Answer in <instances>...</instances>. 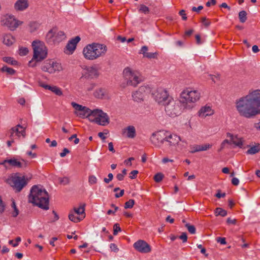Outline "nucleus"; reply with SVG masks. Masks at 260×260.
I'll use <instances>...</instances> for the list:
<instances>
[{"label": "nucleus", "mask_w": 260, "mask_h": 260, "mask_svg": "<svg viewBox=\"0 0 260 260\" xmlns=\"http://www.w3.org/2000/svg\"><path fill=\"white\" fill-rule=\"evenodd\" d=\"M58 180L61 184L63 185H68L70 183V179L68 177H64L62 178H59Z\"/></svg>", "instance_id": "nucleus-42"}, {"label": "nucleus", "mask_w": 260, "mask_h": 260, "mask_svg": "<svg viewBox=\"0 0 260 260\" xmlns=\"http://www.w3.org/2000/svg\"><path fill=\"white\" fill-rule=\"evenodd\" d=\"M148 48L146 46H143L141 49L140 53L143 54V56L145 57L146 54L148 53Z\"/></svg>", "instance_id": "nucleus-56"}, {"label": "nucleus", "mask_w": 260, "mask_h": 260, "mask_svg": "<svg viewBox=\"0 0 260 260\" xmlns=\"http://www.w3.org/2000/svg\"><path fill=\"white\" fill-rule=\"evenodd\" d=\"M139 11V12L143 13L145 14H148L150 12V10L146 6L141 4L140 5Z\"/></svg>", "instance_id": "nucleus-40"}, {"label": "nucleus", "mask_w": 260, "mask_h": 260, "mask_svg": "<svg viewBox=\"0 0 260 260\" xmlns=\"http://www.w3.org/2000/svg\"><path fill=\"white\" fill-rule=\"evenodd\" d=\"M153 97L155 101L157 102L159 104H165L167 101L169 100V98H171L170 96L167 91L162 88H158L153 93Z\"/></svg>", "instance_id": "nucleus-10"}, {"label": "nucleus", "mask_w": 260, "mask_h": 260, "mask_svg": "<svg viewBox=\"0 0 260 260\" xmlns=\"http://www.w3.org/2000/svg\"><path fill=\"white\" fill-rule=\"evenodd\" d=\"M6 205L3 202L1 197L0 196V213H2L5 210Z\"/></svg>", "instance_id": "nucleus-53"}, {"label": "nucleus", "mask_w": 260, "mask_h": 260, "mask_svg": "<svg viewBox=\"0 0 260 260\" xmlns=\"http://www.w3.org/2000/svg\"><path fill=\"white\" fill-rule=\"evenodd\" d=\"M1 71L2 72H6L8 74L11 75H14L15 73V71L13 69L9 68L6 66H4L1 69Z\"/></svg>", "instance_id": "nucleus-39"}, {"label": "nucleus", "mask_w": 260, "mask_h": 260, "mask_svg": "<svg viewBox=\"0 0 260 260\" xmlns=\"http://www.w3.org/2000/svg\"><path fill=\"white\" fill-rule=\"evenodd\" d=\"M113 235H117L119 232L121 231V228L118 223H115L113 226Z\"/></svg>", "instance_id": "nucleus-49"}, {"label": "nucleus", "mask_w": 260, "mask_h": 260, "mask_svg": "<svg viewBox=\"0 0 260 260\" xmlns=\"http://www.w3.org/2000/svg\"><path fill=\"white\" fill-rule=\"evenodd\" d=\"M41 86L46 89L51 90L57 95H61L62 94L61 89L56 86H51L46 84H42Z\"/></svg>", "instance_id": "nucleus-26"}, {"label": "nucleus", "mask_w": 260, "mask_h": 260, "mask_svg": "<svg viewBox=\"0 0 260 260\" xmlns=\"http://www.w3.org/2000/svg\"><path fill=\"white\" fill-rule=\"evenodd\" d=\"M0 165H3L6 169H9V166H8V159L0 161Z\"/></svg>", "instance_id": "nucleus-58"}, {"label": "nucleus", "mask_w": 260, "mask_h": 260, "mask_svg": "<svg viewBox=\"0 0 260 260\" xmlns=\"http://www.w3.org/2000/svg\"><path fill=\"white\" fill-rule=\"evenodd\" d=\"M94 113L91 121L103 126H105L109 123V118L107 113L100 109H95Z\"/></svg>", "instance_id": "nucleus-9"}, {"label": "nucleus", "mask_w": 260, "mask_h": 260, "mask_svg": "<svg viewBox=\"0 0 260 260\" xmlns=\"http://www.w3.org/2000/svg\"><path fill=\"white\" fill-rule=\"evenodd\" d=\"M239 18L241 23H244L247 20V13L245 11H241L239 13Z\"/></svg>", "instance_id": "nucleus-38"}, {"label": "nucleus", "mask_w": 260, "mask_h": 260, "mask_svg": "<svg viewBox=\"0 0 260 260\" xmlns=\"http://www.w3.org/2000/svg\"><path fill=\"white\" fill-rule=\"evenodd\" d=\"M124 134L128 138H134L136 137V132L135 127L133 125H129L123 129Z\"/></svg>", "instance_id": "nucleus-25"}, {"label": "nucleus", "mask_w": 260, "mask_h": 260, "mask_svg": "<svg viewBox=\"0 0 260 260\" xmlns=\"http://www.w3.org/2000/svg\"><path fill=\"white\" fill-rule=\"evenodd\" d=\"M138 174V171L137 170L132 171L130 173L129 178L132 179H135L136 177V175Z\"/></svg>", "instance_id": "nucleus-59"}, {"label": "nucleus", "mask_w": 260, "mask_h": 260, "mask_svg": "<svg viewBox=\"0 0 260 260\" xmlns=\"http://www.w3.org/2000/svg\"><path fill=\"white\" fill-rule=\"evenodd\" d=\"M179 238L182 240L183 243L187 242V236L186 233H182L181 235L179 237Z\"/></svg>", "instance_id": "nucleus-55"}, {"label": "nucleus", "mask_w": 260, "mask_h": 260, "mask_svg": "<svg viewBox=\"0 0 260 260\" xmlns=\"http://www.w3.org/2000/svg\"><path fill=\"white\" fill-rule=\"evenodd\" d=\"M179 14H180V15L182 16V18L183 20H186L187 19V17L186 16L185 10H181V11H180Z\"/></svg>", "instance_id": "nucleus-63"}, {"label": "nucleus", "mask_w": 260, "mask_h": 260, "mask_svg": "<svg viewBox=\"0 0 260 260\" xmlns=\"http://www.w3.org/2000/svg\"><path fill=\"white\" fill-rule=\"evenodd\" d=\"M84 109L79 112H75L76 114L81 118L88 117L89 120L91 121L92 118L94 115L95 109L91 110L86 107L83 106Z\"/></svg>", "instance_id": "nucleus-17"}, {"label": "nucleus", "mask_w": 260, "mask_h": 260, "mask_svg": "<svg viewBox=\"0 0 260 260\" xmlns=\"http://www.w3.org/2000/svg\"><path fill=\"white\" fill-rule=\"evenodd\" d=\"M15 41L14 37L10 34H6L3 37V43L7 46L12 45Z\"/></svg>", "instance_id": "nucleus-28"}, {"label": "nucleus", "mask_w": 260, "mask_h": 260, "mask_svg": "<svg viewBox=\"0 0 260 260\" xmlns=\"http://www.w3.org/2000/svg\"><path fill=\"white\" fill-rule=\"evenodd\" d=\"M235 104L241 117L251 119L260 115V89L249 90L247 95L236 100Z\"/></svg>", "instance_id": "nucleus-1"}, {"label": "nucleus", "mask_w": 260, "mask_h": 260, "mask_svg": "<svg viewBox=\"0 0 260 260\" xmlns=\"http://www.w3.org/2000/svg\"><path fill=\"white\" fill-rule=\"evenodd\" d=\"M165 139V145L170 148L175 146L181 141L180 137L175 134L166 135Z\"/></svg>", "instance_id": "nucleus-13"}, {"label": "nucleus", "mask_w": 260, "mask_h": 260, "mask_svg": "<svg viewBox=\"0 0 260 260\" xmlns=\"http://www.w3.org/2000/svg\"><path fill=\"white\" fill-rule=\"evenodd\" d=\"M12 131L15 132V135L19 137L20 135L24 137L25 135V129L20 124H18L15 127L12 128Z\"/></svg>", "instance_id": "nucleus-27"}, {"label": "nucleus", "mask_w": 260, "mask_h": 260, "mask_svg": "<svg viewBox=\"0 0 260 260\" xmlns=\"http://www.w3.org/2000/svg\"><path fill=\"white\" fill-rule=\"evenodd\" d=\"M83 53L84 57L88 60H94V48L93 43L87 45L83 50Z\"/></svg>", "instance_id": "nucleus-15"}, {"label": "nucleus", "mask_w": 260, "mask_h": 260, "mask_svg": "<svg viewBox=\"0 0 260 260\" xmlns=\"http://www.w3.org/2000/svg\"><path fill=\"white\" fill-rule=\"evenodd\" d=\"M66 38V35L64 32L62 31H58L57 34H55V38L53 41L59 42Z\"/></svg>", "instance_id": "nucleus-31"}, {"label": "nucleus", "mask_w": 260, "mask_h": 260, "mask_svg": "<svg viewBox=\"0 0 260 260\" xmlns=\"http://www.w3.org/2000/svg\"><path fill=\"white\" fill-rule=\"evenodd\" d=\"M73 107L76 110V112H79L80 111H82L84 109L83 106L78 104L75 102H72L71 103Z\"/></svg>", "instance_id": "nucleus-47"}, {"label": "nucleus", "mask_w": 260, "mask_h": 260, "mask_svg": "<svg viewBox=\"0 0 260 260\" xmlns=\"http://www.w3.org/2000/svg\"><path fill=\"white\" fill-rule=\"evenodd\" d=\"M99 73L97 69L93 67H87L83 73V76L87 79H93L97 78Z\"/></svg>", "instance_id": "nucleus-20"}, {"label": "nucleus", "mask_w": 260, "mask_h": 260, "mask_svg": "<svg viewBox=\"0 0 260 260\" xmlns=\"http://www.w3.org/2000/svg\"><path fill=\"white\" fill-rule=\"evenodd\" d=\"M2 25L7 27L11 30H14L22 23L16 19L13 15H6L1 19Z\"/></svg>", "instance_id": "nucleus-8"}, {"label": "nucleus", "mask_w": 260, "mask_h": 260, "mask_svg": "<svg viewBox=\"0 0 260 260\" xmlns=\"http://www.w3.org/2000/svg\"><path fill=\"white\" fill-rule=\"evenodd\" d=\"M3 60L4 61L12 65H15L17 63V61L13 60V58L11 57H5L3 58Z\"/></svg>", "instance_id": "nucleus-45"}, {"label": "nucleus", "mask_w": 260, "mask_h": 260, "mask_svg": "<svg viewBox=\"0 0 260 260\" xmlns=\"http://www.w3.org/2000/svg\"><path fill=\"white\" fill-rule=\"evenodd\" d=\"M28 52V50L26 47H21L19 49V54L21 56L26 55Z\"/></svg>", "instance_id": "nucleus-51"}, {"label": "nucleus", "mask_w": 260, "mask_h": 260, "mask_svg": "<svg viewBox=\"0 0 260 260\" xmlns=\"http://www.w3.org/2000/svg\"><path fill=\"white\" fill-rule=\"evenodd\" d=\"M70 153V151L68 149L64 148H63L62 152L60 153V156L61 157H64L67 153Z\"/></svg>", "instance_id": "nucleus-61"}, {"label": "nucleus", "mask_w": 260, "mask_h": 260, "mask_svg": "<svg viewBox=\"0 0 260 260\" xmlns=\"http://www.w3.org/2000/svg\"><path fill=\"white\" fill-rule=\"evenodd\" d=\"M260 151V144L257 143L255 145L251 146L250 148L246 151L248 154H255Z\"/></svg>", "instance_id": "nucleus-29"}, {"label": "nucleus", "mask_w": 260, "mask_h": 260, "mask_svg": "<svg viewBox=\"0 0 260 260\" xmlns=\"http://www.w3.org/2000/svg\"><path fill=\"white\" fill-rule=\"evenodd\" d=\"M10 184L17 192H19L27 184V182L24 176H14L12 177Z\"/></svg>", "instance_id": "nucleus-11"}, {"label": "nucleus", "mask_w": 260, "mask_h": 260, "mask_svg": "<svg viewBox=\"0 0 260 260\" xmlns=\"http://www.w3.org/2000/svg\"><path fill=\"white\" fill-rule=\"evenodd\" d=\"M123 77L128 85L136 86L143 81V77L140 73L127 67L123 71Z\"/></svg>", "instance_id": "nucleus-3"}, {"label": "nucleus", "mask_w": 260, "mask_h": 260, "mask_svg": "<svg viewBox=\"0 0 260 260\" xmlns=\"http://www.w3.org/2000/svg\"><path fill=\"white\" fill-rule=\"evenodd\" d=\"M110 249H111L112 251H114L115 252H118V250H119L117 246L116 245V244H115L114 243H111L110 244Z\"/></svg>", "instance_id": "nucleus-60"}, {"label": "nucleus", "mask_w": 260, "mask_h": 260, "mask_svg": "<svg viewBox=\"0 0 260 260\" xmlns=\"http://www.w3.org/2000/svg\"><path fill=\"white\" fill-rule=\"evenodd\" d=\"M185 226L187 229L188 232L191 234H194L196 232V228L193 225H190L189 223L185 224Z\"/></svg>", "instance_id": "nucleus-41"}, {"label": "nucleus", "mask_w": 260, "mask_h": 260, "mask_svg": "<svg viewBox=\"0 0 260 260\" xmlns=\"http://www.w3.org/2000/svg\"><path fill=\"white\" fill-rule=\"evenodd\" d=\"M215 215H220L222 217H224L227 215V211L221 208H217L215 209Z\"/></svg>", "instance_id": "nucleus-37"}, {"label": "nucleus", "mask_w": 260, "mask_h": 260, "mask_svg": "<svg viewBox=\"0 0 260 260\" xmlns=\"http://www.w3.org/2000/svg\"><path fill=\"white\" fill-rule=\"evenodd\" d=\"M212 145L209 144L204 145H194L191 147V150L190 153H194L197 152L206 151L211 147Z\"/></svg>", "instance_id": "nucleus-22"}, {"label": "nucleus", "mask_w": 260, "mask_h": 260, "mask_svg": "<svg viewBox=\"0 0 260 260\" xmlns=\"http://www.w3.org/2000/svg\"><path fill=\"white\" fill-rule=\"evenodd\" d=\"M28 26L30 32H33L39 28L40 24L35 21L30 22L28 24Z\"/></svg>", "instance_id": "nucleus-34"}, {"label": "nucleus", "mask_w": 260, "mask_h": 260, "mask_svg": "<svg viewBox=\"0 0 260 260\" xmlns=\"http://www.w3.org/2000/svg\"><path fill=\"white\" fill-rule=\"evenodd\" d=\"M106 92V90L105 89L100 88L94 92V95L97 98L103 99L104 97Z\"/></svg>", "instance_id": "nucleus-33"}, {"label": "nucleus", "mask_w": 260, "mask_h": 260, "mask_svg": "<svg viewBox=\"0 0 260 260\" xmlns=\"http://www.w3.org/2000/svg\"><path fill=\"white\" fill-rule=\"evenodd\" d=\"M164 175L161 173H157L154 176V181L157 182H160L163 179Z\"/></svg>", "instance_id": "nucleus-43"}, {"label": "nucleus", "mask_w": 260, "mask_h": 260, "mask_svg": "<svg viewBox=\"0 0 260 260\" xmlns=\"http://www.w3.org/2000/svg\"><path fill=\"white\" fill-rule=\"evenodd\" d=\"M85 204H83L81 205L78 208H74V213L78 215H85Z\"/></svg>", "instance_id": "nucleus-32"}, {"label": "nucleus", "mask_w": 260, "mask_h": 260, "mask_svg": "<svg viewBox=\"0 0 260 260\" xmlns=\"http://www.w3.org/2000/svg\"><path fill=\"white\" fill-rule=\"evenodd\" d=\"M149 88L146 86H141L138 90L132 94L133 100L136 102H141L143 100V98L146 92L149 91Z\"/></svg>", "instance_id": "nucleus-14"}, {"label": "nucleus", "mask_w": 260, "mask_h": 260, "mask_svg": "<svg viewBox=\"0 0 260 260\" xmlns=\"http://www.w3.org/2000/svg\"><path fill=\"white\" fill-rule=\"evenodd\" d=\"M213 112L209 106H205L202 107L198 112V115L202 118L206 117L207 116L211 115Z\"/></svg>", "instance_id": "nucleus-24"}, {"label": "nucleus", "mask_w": 260, "mask_h": 260, "mask_svg": "<svg viewBox=\"0 0 260 260\" xmlns=\"http://www.w3.org/2000/svg\"><path fill=\"white\" fill-rule=\"evenodd\" d=\"M21 238L19 237H18L15 239L16 243H13V240H10L9 241V243L10 244H12L13 247H17L18 245L19 242L21 241Z\"/></svg>", "instance_id": "nucleus-52"}, {"label": "nucleus", "mask_w": 260, "mask_h": 260, "mask_svg": "<svg viewBox=\"0 0 260 260\" xmlns=\"http://www.w3.org/2000/svg\"><path fill=\"white\" fill-rule=\"evenodd\" d=\"M80 38L79 36H76L74 38L70 40L66 46L67 53L72 54L73 51L75 50L77 44L80 41Z\"/></svg>", "instance_id": "nucleus-21"}, {"label": "nucleus", "mask_w": 260, "mask_h": 260, "mask_svg": "<svg viewBox=\"0 0 260 260\" xmlns=\"http://www.w3.org/2000/svg\"><path fill=\"white\" fill-rule=\"evenodd\" d=\"M41 69L44 72L53 74L56 71H61L62 68L60 63L53 60L48 59L42 63Z\"/></svg>", "instance_id": "nucleus-7"}, {"label": "nucleus", "mask_w": 260, "mask_h": 260, "mask_svg": "<svg viewBox=\"0 0 260 260\" xmlns=\"http://www.w3.org/2000/svg\"><path fill=\"white\" fill-rule=\"evenodd\" d=\"M181 102L174 100L172 98H169L165 106L166 114L170 117H175L181 113V108L180 106Z\"/></svg>", "instance_id": "nucleus-5"}, {"label": "nucleus", "mask_w": 260, "mask_h": 260, "mask_svg": "<svg viewBox=\"0 0 260 260\" xmlns=\"http://www.w3.org/2000/svg\"><path fill=\"white\" fill-rule=\"evenodd\" d=\"M133 246L134 248L142 253H147L151 251V248L150 246L145 241L142 240H139L136 242Z\"/></svg>", "instance_id": "nucleus-12"}, {"label": "nucleus", "mask_w": 260, "mask_h": 260, "mask_svg": "<svg viewBox=\"0 0 260 260\" xmlns=\"http://www.w3.org/2000/svg\"><path fill=\"white\" fill-rule=\"evenodd\" d=\"M231 141L233 144L240 148H241L243 146V142L242 139L241 138H238L236 136H235L233 139H232Z\"/></svg>", "instance_id": "nucleus-36"}, {"label": "nucleus", "mask_w": 260, "mask_h": 260, "mask_svg": "<svg viewBox=\"0 0 260 260\" xmlns=\"http://www.w3.org/2000/svg\"><path fill=\"white\" fill-rule=\"evenodd\" d=\"M95 59L105 55L107 52V47L104 44L93 43Z\"/></svg>", "instance_id": "nucleus-18"}, {"label": "nucleus", "mask_w": 260, "mask_h": 260, "mask_svg": "<svg viewBox=\"0 0 260 260\" xmlns=\"http://www.w3.org/2000/svg\"><path fill=\"white\" fill-rule=\"evenodd\" d=\"M29 203L44 210L49 209V195L46 189L40 185H34L28 196Z\"/></svg>", "instance_id": "nucleus-2"}, {"label": "nucleus", "mask_w": 260, "mask_h": 260, "mask_svg": "<svg viewBox=\"0 0 260 260\" xmlns=\"http://www.w3.org/2000/svg\"><path fill=\"white\" fill-rule=\"evenodd\" d=\"M200 98V93L198 91L187 88L182 91L180 102L183 104L195 103L199 100Z\"/></svg>", "instance_id": "nucleus-6"}, {"label": "nucleus", "mask_w": 260, "mask_h": 260, "mask_svg": "<svg viewBox=\"0 0 260 260\" xmlns=\"http://www.w3.org/2000/svg\"><path fill=\"white\" fill-rule=\"evenodd\" d=\"M34 50L33 59L37 61L44 59L47 55V49L44 43L39 40L34 41L32 43Z\"/></svg>", "instance_id": "nucleus-4"}, {"label": "nucleus", "mask_w": 260, "mask_h": 260, "mask_svg": "<svg viewBox=\"0 0 260 260\" xmlns=\"http://www.w3.org/2000/svg\"><path fill=\"white\" fill-rule=\"evenodd\" d=\"M68 216L71 221L77 223L82 220L85 217V215H83L82 217H77L75 215V213L73 211H71Z\"/></svg>", "instance_id": "nucleus-30"}, {"label": "nucleus", "mask_w": 260, "mask_h": 260, "mask_svg": "<svg viewBox=\"0 0 260 260\" xmlns=\"http://www.w3.org/2000/svg\"><path fill=\"white\" fill-rule=\"evenodd\" d=\"M217 242L220 243L221 244L224 245L226 244V241L225 238L218 237L217 238Z\"/></svg>", "instance_id": "nucleus-62"}, {"label": "nucleus", "mask_w": 260, "mask_h": 260, "mask_svg": "<svg viewBox=\"0 0 260 260\" xmlns=\"http://www.w3.org/2000/svg\"><path fill=\"white\" fill-rule=\"evenodd\" d=\"M108 178H105L104 179V182L107 184L109 183L112 180V179L113 178V175L112 173H109L108 175Z\"/></svg>", "instance_id": "nucleus-54"}, {"label": "nucleus", "mask_w": 260, "mask_h": 260, "mask_svg": "<svg viewBox=\"0 0 260 260\" xmlns=\"http://www.w3.org/2000/svg\"><path fill=\"white\" fill-rule=\"evenodd\" d=\"M165 137H163L161 134L159 133H153L150 138L152 143L158 147H160L165 143Z\"/></svg>", "instance_id": "nucleus-16"}, {"label": "nucleus", "mask_w": 260, "mask_h": 260, "mask_svg": "<svg viewBox=\"0 0 260 260\" xmlns=\"http://www.w3.org/2000/svg\"><path fill=\"white\" fill-rule=\"evenodd\" d=\"M8 166L9 168L13 167L14 168H23L27 166V162L24 159L22 161H19L15 158L8 159Z\"/></svg>", "instance_id": "nucleus-19"}, {"label": "nucleus", "mask_w": 260, "mask_h": 260, "mask_svg": "<svg viewBox=\"0 0 260 260\" xmlns=\"http://www.w3.org/2000/svg\"><path fill=\"white\" fill-rule=\"evenodd\" d=\"M46 40L48 42H51L52 39L55 38V33L53 32L52 29L50 30L46 35Z\"/></svg>", "instance_id": "nucleus-44"}, {"label": "nucleus", "mask_w": 260, "mask_h": 260, "mask_svg": "<svg viewBox=\"0 0 260 260\" xmlns=\"http://www.w3.org/2000/svg\"><path fill=\"white\" fill-rule=\"evenodd\" d=\"M11 207L13 209V211L12 212V215L14 217H16L19 214V211L17 208L14 199L12 200Z\"/></svg>", "instance_id": "nucleus-35"}, {"label": "nucleus", "mask_w": 260, "mask_h": 260, "mask_svg": "<svg viewBox=\"0 0 260 260\" xmlns=\"http://www.w3.org/2000/svg\"><path fill=\"white\" fill-rule=\"evenodd\" d=\"M97 178L94 175H90L88 177V182L90 185H93L97 183Z\"/></svg>", "instance_id": "nucleus-48"}, {"label": "nucleus", "mask_w": 260, "mask_h": 260, "mask_svg": "<svg viewBox=\"0 0 260 260\" xmlns=\"http://www.w3.org/2000/svg\"><path fill=\"white\" fill-rule=\"evenodd\" d=\"M226 222L228 224H236L237 222V220L235 219H231V218H228L226 220Z\"/></svg>", "instance_id": "nucleus-64"}, {"label": "nucleus", "mask_w": 260, "mask_h": 260, "mask_svg": "<svg viewBox=\"0 0 260 260\" xmlns=\"http://www.w3.org/2000/svg\"><path fill=\"white\" fill-rule=\"evenodd\" d=\"M28 7L27 0H18L14 5L15 9L17 11H23Z\"/></svg>", "instance_id": "nucleus-23"}, {"label": "nucleus", "mask_w": 260, "mask_h": 260, "mask_svg": "<svg viewBox=\"0 0 260 260\" xmlns=\"http://www.w3.org/2000/svg\"><path fill=\"white\" fill-rule=\"evenodd\" d=\"M135 204V201L133 199H130L127 201L124 204V208H132Z\"/></svg>", "instance_id": "nucleus-46"}, {"label": "nucleus", "mask_w": 260, "mask_h": 260, "mask_svg": "<svg viewBox=\"0 0 260 260\" xmlns=\"http://www.w3.org/2000/svg\"><path fill=\"white\" fill-rule=\"evenodd\" d=\"M157 52H155V53H152V52H148L146 55L144 57H147L148 58H149V59H151V58H157Z\"/></svg>", "instance_id": "nucleus-50"}, {"label": "nucleus", "mask_w": 260, "mask_h": 260, "mask_svg": "<svg viewBox=\"0 0 260 260\" xmlns=\"http://www.w3.org/2000/svg\"><path fill=\"white\" fill-rule=\"evenodd\" d=\"M202 23L205 27H208L210 25L211 22L209 21H208L206 17H203L202 18Z\"/></svg>", "instance_id": "nucleus-57"}]
</instances>
